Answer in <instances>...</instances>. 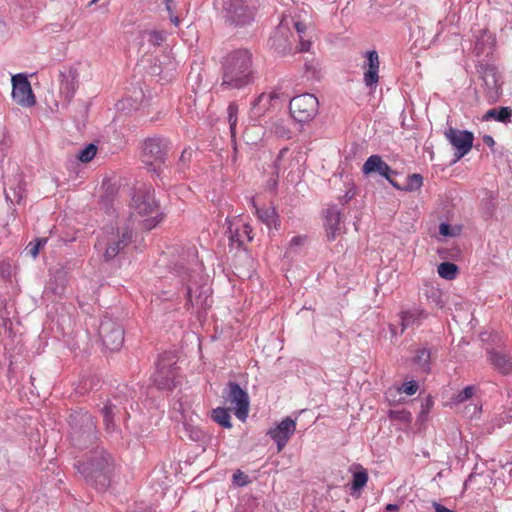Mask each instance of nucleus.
Returning a JSON list of instances; mask_svg holds the SVG:
<instances>
[{
  "instance_id": "obj_1",
  "label": "nucleus",
  "mask_w": 512,
  "mask_h": 512,
  "mask_svg": "<svg viewBox=\"0 0 512 512\" xmlns=\"http://www.w3.org/2000/svg\"><path fill=\"white\" fill-rule=\"evenodd\" d=\"M174 273L186 287V305L191 306L197 312L204 311L211 306V288L208 284V277L202 273L200 267L191 269L183 264H177Z\"/></svg>"
},
{
  "instance_id": "obj_2",
  "label": "nucleus",
  "mask_w": 512,
  "mask_h": 512,
  "mask_svg": "<svg viewBox=\"0 0 512 512\" xmlns=\"http://www.w3.org/2000/svg\"><path fill=\"white\" fill-rule=\"evenodd\" d=\"M84 479L97 490L104 491L110 484L114 463L104 450H96L76 466Z\"/></svg>"
},
{
  "instance_id": "obj_3",
  "label": "nucleus",
  "mask_w": 512,
  "mask_h": 512,
  "mask_svg": "<svg viewBox=\"0 0 512 512\" xmlns=\"http://www.w3.org/2000/svg\"><path fill=\"white\" fill-rule=\"evenodd\" d=\"M251 76V55L246 50L231 53L226 60L223 85L240 88L246 85Z\"/></svg>"
},
{
  "instance_id": "obj_4",
  "label": "nucleus",
  "mask_w": 512,
  "mask_h": 512,
  "mask_svg": "<svg viewBox=\"0 0 512 512\" xmlns=\"http://www.w3.org/2000/svg\"><path fill=\"white\" fill-rule=\"evenodd\" d=\"M131 208L136 215L142 218V225L146 230L155 228L164 217L155 194H133Z\"/></svg>"
},
{
  "instance_id": "obj_5",
  "label": "nucleus",
  "mask_w": 512,
  "mask_h": 512,
  "mask_svg": "<svg viewBox=\"0 0 512 512\" xmlns=\"http://www.w3.org/2000/svg\"><path fill=\"white\" fill-rule=\"evenodd\" d=\"M71 440L74 446L82 449L97 439L96 425L87 412H76L70 416Z\"/></svg>"
},
{
  "instance_id": "obj_6",
  "label": "nucleus",
  "mask_w": 512,
  "mask_h": 512,
  "mask_svg": "<svg viewBox=\"0 0 512 512\" xmlns=\"http://www.w3.org/2000/svg\"><path fill=\"white\" fill-rule=\"evenodd\" d=\"M132 233L129 230H124L121 233L119 230L115 231L113 227L102 233L98 239L95 247L99 250H104V257L106 260L114 258L131 240Z\"/></svg>"
},
{
  "instance_id": "obj_7",
  "label": "nucleus",
  "mask_w": 512,
  "mask_h": 512,
  "mask_svg": "<svg viewBox=\"0 0 512 512\" xmlns=\"http://www.w3.org/2000/svg\"><path fill=\"white\" fill-rule=\"evenodd\" d=\"M290 112L299 122L310 121L318 112V100L312 94L298 95L290 101Z\"/></svg>"
},
{
  "instance_id": "obj_8",
  "label": "nucleus",
  "mask_w": 512,
  "mask_h": 512,
  "mask_svg": "<svg viewBox=\"0 0 512 512\" xmlns=\"http://www.w3.org/2000/svg\"><path fill=\"white\" fill-rule=\"evenodd\" d=\"M12 84V99L13 101L23 107L30 108L35 105L36 97L33 93L31 84L25 74H16L11 78Z\"/></svg>"
},
{
  "instance_id": "obj_9",
  "label": "nucleus",
  "mask_w": 512,
  "mask_h": 512,
  "mask_svg": "<svg viewBox=\"0 0 512 512\" xmlns=\"http://www.w3.org/2000/svg\"><path fill=\"white\" fill-rule=\"evenodd\" d=\"M444 137L455 150L456 161L467 155L473 146L474 135L467 130H459L454 127H447Z\"/></svg>"
},
{
  "instance_id": "obj_10",
  "label": "nucleus",
  "mask_w": 512,
  "mask_h": 512,
  "mask_svg": "<svg viewBox=\"0 0 512 512\" xmlns=\"http://www.w3.org/2000/svg\"><path fill=\"white\" fill-rule=\"evenodd\" d=\"M99 335L103 345L111 350H119L124 343V330L122 326L111 318H104L99 326Z\"/></svg>"
},
{
  "instance_id": "obj_11",
  "label": "nucleus",
  "mask_w": 512,
  "mask_h": 512,
  "mask_svg": "<svg viewBox=\"0 0 512 512\" xmlns=\"http://www.w3.org/2000/svg\"><path fill=\"white\" fill-rule=\"evenodd\" d=\"M174 356L171 353L163 354L156 365L153 375L154 384L160 389H170L175 379Z\"/></svg>"
},
{
  "instance_id": "obj_12",
  "label": "nucleus",
  "mask_w": 512,
  "mask_h": 512,
  "mask_svg": "<svg viewBox=\"0 0 512 512\" xmlns=\"http://www.w3.org/2000/svg\"><path fill=\"white\" fill-rule=\"evenodd\" d=\"M364 61L361 65L363 70V83L371 91H374L380 80V58L376 50H367L363 53Z\"/></svg>"
},
{
  "instance_id": "obj_13",
  "label": "nucleus",
  "mask_w": 512,
  "mask_h": 512,
  "mask_svg": "<svg viewBox=\"0 0 512 512\" xmlns=\"http://www.w3.org/2000/svg\"><path fill=\"white\" fill-rule=\"evenodd\" d=\"M228 401L233 405L235 415L241 421H245L249 411V397L239 384L229 382L228 384Z\"/></svg>"
},
{
  "instance_id": "obj_14",
  "label": "nucleus",
  "mask_w": 512,
  "mask_h": 512,
  "mask_svg": "<svg viewBox=\"0 0 512 512\" xmlns=\"http://www.w3.org/2000/svg\"><path fill=\"white\" fill-rule=\"evenodd\" d=\"M142 153L143 162L146 164L149 171H161V167L165 162V157L158 140H146L143 144Z\"/></svg>"
},
{
  "instance_id": "obj_15",
  "label": "nucleus",
  "mask_w": 512,
  "mask_h": 512,
  "mask_svg": "<svg viewBox=\"0 0 512 512\" xmlns=\"http://www.w3.org/2000/svg\"><path fill=\"white\" fill-rule=\"evenodd\" d=\"M362 173L365 176L379 175L389 180L393 184L394 188L402 189L400 185L393 182L391 179V176L394 173L393 170L379 155H371L367 158L362 166Z\"/></svg>"
},
{
  "instance_id": "obj_16",
  "label": "nucleus",
  "mask_w": 512,
  "mask_h": 512,
  "mask_svg": "<svg viewBox=\"0 0 512 512\" xmlns=\"http://www.w3.org/2000/svg\"><path fill=\"white\" fill-rule=\"evenodd\" d=\"M296 430V421L290 417L283 419L276 427L268 431V435L275 441L278 452L288 443Z\"/></svg>"
},
{
  "instance_id": "obj_17",
  "label": "nucleus",
  "mask_w": 512,
  "mask_h": 512,
  "mask_svg": "<svg viewBox=\"0 0 512 512\" xmlns=\"http://www.w3.org/2000/svg\"><path fill=\"white\" fill-rule=\"evenodd\" d=\"M79 72L76 67H64L59 72V93L65 99H70L78 86Z\"/></svg>"
},
{
  "instance_id": "obj_18",
  "label": "nucleus",
  "mask_w": 512,
  "mask_h": 512,
  "mask_svg": "<svg viewBox=\"0 0 512 512\" xmlns=\"http://www.w3.org/2000/svg\"><path fill=\"white\" fill-rule=\"evenodd\" d=\"M222 7L226 16L236 23H245L251 13L242 0H223Z\"/></svg>"
},
{
  "instance_id": "obj_19",
  "label": "nucleus",
  "mask_w": 512,
  "mask_h": 512,
  "mask_svg": "<svg viewBox=\"0 0 512 512\" xmlns=\"http://www.w3.org/2000/svg\"><path fill=\"white\" fill-rule=\"evenodd\" d=\"M324 226L328 239L333 240L340 235L342 230L341 216L340 211L336 206H330L327 208Z\"/></svg>"
},
{
  "instance_id": "obj_20",
  "label": "nucleus",
  "mask_w": 512,
  "mask_h": 512,
  "mask_svg": "<svg viewBox=\"0 0 512 512\" xmlns=\"http://www.w3.org/2000/svg\"><path fill=\"white\" fill-rule=\"evenodd\" d=\"M429 314L420 308H413L410 310L402 311L400 314L401 319V333L409 327H418L424 320L428 318Z\"/></svg>"
},
{
  "instance_id": "obj_21",
  "label": "nucleus",
  "mask_w": 512,
  "mask_h": 512,
  "mask_svg": "<svg viewBox=\"0 0 512 512\" xmlns=\"http://www.w3.org/2000/svg\"><path fill=\"white\" fill-rule=\"evenodd\" d=\"M489 360L491 364L503 374H507L512 370V359L501 352H490Z\"/></svg>"
},
{
  "instance_id": "obj_22",
  "label": "nucleus",
  "mask_w": 512,
  "mask_h": 512,
  "mask_svg": "<svg viewBox=\"0 0 512 512\" xmlns=\"http://www.w3.org/2000/svg\"><path fill=\"white\" fill-rule=\"evenodd\" d=\"M431 352L427 348L418 349L413 362L418 366L422 372H429L430 370Z\"/></svg>"
},
{
  "instance_id": "obj_23",
  "label": "nucleus",
  "mask_w": 512,
  "mask_h": 512,
  "mask_svg": "<svg viewBox=\"0 0 512 512\" xmlns=\"http://www.w3.org/2000/svg\"><path fill=\"white\" fill-rule=\"evenodd\" d=\"M265 135V130L261 125L253 124L246 128L244 138L248 144H256Z\"/></svg>"
},
{
  "instance_id": "obj_24",
  "label": "nucleus",
  "mask_w": 512,
  "mask_h": 512,
  "mask_svg": "<svg viewBox=\"0 0 512 512\" xmlns=\"http://www.w3.org/2000/svg\"><path fill=\"white\" fill-rule=\"evenodd\" d=\"M257 214L259 219L268 227L274 226L276 229L278 228V216L274 208L257 209Z\"/></svg>"
},
{
  "instance_id": "obj_25",
  "label": "nucleus",
  "mask_w": 512,
  "mask_h": 512,
  "mask_svg": "<svg viewBox=\"0 0 512 512\" xmlns=\"http://www.w3.org/2000/svg\"><path fill=\"white\" fill-rule=\"evenodd\" d=\"M101 189L106 192L124 190L126 189V183L122 178L118 176H113L110 178H105L103 180Z\"/></svg>"
},
{
  "instance_id": "obj_26",
  "label": "nucleus",
  "mask_w": 512,
  "mask_h": 512,
  "mask_svg": "<svg viewBox=\"0 0 512 512\" xmlns=\"http://www.w3.org/2000/svg\"><path fill=\"white\" fill-rule=\"evenodd\" d=\"M424 295L430 303L434 304L438 308H442L445 304L442 298V292L437 287L426 286L424 290Z\"/></svg>"
},
{
  "instance_id": "obj_27",
  "label": "nucleus",
  "mask_w": 512,
  "mask_h": 512,
  "mask_svg": "<svg viewBox=\"0 0 512 512\" xmlns=\"http://www.w3.org/2000/svg\"><path fill=\"white\" fill-rule=\"evenodd\" d=\"M212 419L224 428H231V416L226 408L218 407L212 411Z\"/></svg>"
},
{
  "instance_id": "obj_28",
  "label": "nucleus",
  "mask_w": 512,
  "mask_h": 512,
  "mask_svg": "<svg viewBox=\"0 0 512 512\" xmlns=\"http://www.w3.org/2000/svg\"><path fill=\"white\" fill-rule=\"evenodd\" d=\"M437 272L440 277L452 280L457 276L458 267L454 263L443 262L438 265Z\"/></svg>"
},
{
  "instance_id": "obj_29",
  "label": "nucleus",
  "mask_w": 512,
  "mask_h": 512,
  "mask_svg": "<svg viewBox=\"0 0 512 512\" xmlns=\"http://www.w3.org/2000/svg\"><path fill=\"white\" fill-rule=\"evenodd\" d=\"M269 43L272 48L280 53H285L287 50V39L284 37V31L279 29L273 37L270 38Z\"/></svg>"
},
{
  "instance_id": "obj_30",
  "label": "nucleus",
  "mask_w": 512,
  "mask_h": 512,
  "mask_svg": "<svg viewBox=\"0 0 512 512\" xmlns=\"http://www.w3.org/2000/svg\"><path fill=\"white\" fill-rule=\"evenodd\" d=\"M269 131L277 137H288L289 130L284 119H276L270 123Z\"/></svg>"
},
{
  "instance_id": "obj_31",
  "label": "nucleus",
  "mask_w": 512,
  "mask_h": 512,
  "mask_svg": "<svg viewBox=\"0 0 512 512\" xmlns=\"http://www.w3.org/2000/svg\"><path fill=\"white\" fill-rule=\"evenodd\" d=\"M367 481H368L367 471L365 469L361 468L359 471H357L353 474L351 489L353 491H359L360 489H362L363 487L366 486Z\"/></svg>"
},
{
  "instance_id": "obj_32",
  "label": "nucleus",
  "mask_w": 512,
  "mask_h": 512,
  "mask_svg": "<svg viewBox=\"0 0 512 512\" xmlns=\"http://www.w3.org/2000/svg\"><path fill=\"white\" fill-rule=\"evenodd\" d=\"M164 34L159 31H144L141 33L142 41L148 42L152 45H159L164 41Z\"/></svg>"
},
{
  "instance_id": "obj_33",
  "label": "nucleus",
  "mask_w": 512,
  "mask_h": 512,
  "mask_svg": "<svg viewBox=\"0 0 512 512\" xmlns=\"http://www.w3.org/2000/svg\"><path fill=\"white\" fill-rule=\"evenodd\" d=\"M251 233V226L247 223H243L241 228L237 229L232 237L236 238L238 242L243 243L244 239H247V241H251L253 239Z\"/></svg>"
},
{
  "instance_id": "obj_34",
  "label": "nucleus",
  "mask_w": 512,
  "mask_h": 512,
  "mask_svg": "<svg viewBox=\"0 0 512 512\" xmlns=\"http://www.w3.org/2000/svg\"><path fill=\"white\" fill-rule=\"evenodd\" d=\"M423 178L420 174H412L407 177V182L404 186L405 190L417 191L422 188Z\"/></svg>"
},
{
  "instance_id": "obj_35",
  "label": "nucleus",
  "mask_w": 512,
  "mask_h": 512,
  "mask_svg": "<svg viewBox=\"0 0 512 512\" xmlns=\"http://www.w3.org/2000/svg\"><path fill=\"white\" fill-rule=\"evenodd\" d=\"M97 153V147L93 144H89L84 149L80 150L77 154V158L81 162H89L91 161Z\"/></svg>"
},
{
  "instance_id": "obj_36",
  "label": "nucleus",
  "mask_w": 512,
  "mask_h": 512,
  "mask_svg": "<svg viewBox=\"0 0 512 512\" xmlns=\"http://www.w3.org/2000/svg\"><path fill=\"white\" fill-rule=\"evenodd\" d=\"M475 393L474 386H467L452 398L454 404H460L470 399Z\"/></svg>"
},
{
  "instance_id": "obj_37",
  "label": "nucleus",
  "mask_w": 512,
  "mask_h": 512,
  "mask_svg": "<svg viewBox=\"0 0 512 512\" xmlns=\"http://www.w3.org/2000/svg\"><path fill=\"white\" fill-rule=\"evenodd\" d=\"M47 243V238H37L35 242H30L27 246L28 253L36 258L39 254V251L42 247Z\"/></svg>"
},
{
  "instance_id": "obj_38",
  "label": "nucleus",
  "mask_w": 512,
  "mask_h": 512,
  "mask_svg": "<svg viewBox=\"0 0 512 512\" xmlns=\"http://www.w3.org/2000/svg\"><path fill=\"white\" fill-rule=\"evenodd\" d=\"M114 408L115 407L112 404H106L103 408V419H104V423L106 425V429L108 431H110L114 428L113 419H112Z\"/></svg>"
},
{
  "instance_id": "obj_39",
  "label": "nucleus",
  "mask_w": 512,
  "mask_h": 512,
  "mask_svg": "<svg viewBox=\"0 0 512 512\" xmlns=\"http://www.w3.org/2000/svg\"><path fill=\"white\" fill-rule=\"evenodd\" d=\"M512 116V110L509 107H501L497 110L496 120L498 122L507 123L510 121Z\"/></svg>"
},
{
  "instance_id": "obj_40",
  "label": "nucleus",
  "mask_w": 512,
  "mask_h": 512,
  "mask_svg": "<svg viewBox=\"0 0 512 512\" xmlns=\"http://www.w3.org/2000/svg\"><path fill=\"white\" fill-rule=\"evenodd\" d=\"M418 390V384L415 381L405 382L399 389L398 392H403L407 395H413Z\"/></svg>"
},
{
  "instance_id": "obj_41",
  "label": "nucleus",
  "mask_w": 512,
  "mask_h": 512,
  "mask_svg": "<svg viewBox=\"0 0 512 512\" xmlns=\"http://www.w3.org/2000/svg\"><path fill=\"white\" fill-rule=\"evenodd\" d=\"M439 232L445 237H454L458 235V231L454 230L449 224L441 223L439 226Z\"/></svg>"
},
{
  "instance_id": "obj_42",
  "label": "nucleus",
  "mask_w": 512,
  "mask_h": 512,
  "mask_svg": "<svg viewBox=\"0 0 512 512\" xmlns=\"http://www.w3.org/2000/svg\"><path fill=\"white\" fill-rule=\"evenodd\" d=\"M306 238L304 236H295L291 239L289 243V251H295L297 247L302 246L305 242Z\"/></svg>"
},
{
  "instance_id": "obj_43",
  "label": "nucleus",
  "mask_w": 512,
  "mask_h": 512,
  "mask_svg": "<svg viewBox=\"0 0 512 512\" xmlns=\"http://www.w3.org/2000/svg\"><path fill=\"white\" fill-rule=\"evenodd\" d=\"M234 482L239 486H244L248 483V476L241 471H237L233 475Z\"/></svg>"
},
{
  "instance_id": "obj_44",
  "label": "nucleus",
  "mask_w": 512,
  "mask_h": 512,
  "mask_svg": "<svg viewBox=\"0 0 512 512\" xmlns=\"http://www.w3.org/2000/svg\"><path fill=\"white\" fill-rule=\"evenodd\" d=\"M271 99H272L271 94L260 95L259 98L257 99L256 103L253 106V110H256V106H258L260 104H263V106H265L266 104H268L270 102Z\"/></svg>"
},
{
  "instance_id": "obj_45",
  "label": "nucleus",
  "mask_w": 512,
  "mask_h": 512,
  "mask_svg": "<svg viewBox=\"0 0 512 512\" xmlns=\"http://www.w3.org/2000/svg\"><path fill=\"white\" fill-rule=\"evenodd\" d=\"M390 416L396 417V418L401 419V420H406V421H409L411 419V414L408 411H405V410L400 411V412L391 411L390 412Z\"/></svg>"
},
{
  "instance_id": "obj_46",
  "label": "nucleus",
  "mask_w": 512,
  "mask_h": 512,
  "mask_svg": "<svg viewBox=\"0 0 512 512\" xmlns=\"http://www.w3.org/2000/svg\"><path fill=\"white\" fill-rule=\"evenodd\" d=\"M190 438L193 441H200L203 438V432L199 429H191Z\"/></svg>"
},
{
  "instance_id": "obj_47",
  "label": "nucleus",
  "mask_w": 512,
  "mask_h": 512,
  "mask_svg": "<svg viewBox=\"0 0 512 512\" xmlns=\"http://www.w3.org/2000/svg\"><path fill=\"white\" fill-rule=\"evenodd\" d=\"M191 157H192V150L185 149L180 156V161L185 164L190 161Z\"/></svg>"
},
{
  "instance_id": "obj_48",
  "label": "nucleus",
  "mask_w": 512,
  "mask_h": 512,
  "mask_svg": "<svg viewBox=\"0 0 512 512\" xmlns=\"http://www.w3.org/2000/svg\"><path fill=\"white\" fill-rule=\"evenodd\" d=\"M233 113H234V107L230 106L229 107V121H230L231 130L234 129V126L236 123V119L233 118Z\"/></svg>"
},
{
  "instance_id": "obj_49",
  "label": "nucleus",
  "mask_w": 512,
  "mask_h": 512,
  "mask_svg": "<svg viewBox=\"0 0 512 512\" xmlns=\"http://www.w3.org/2000/svg\"><path fill=\"white\" fill-rule=\"evenodd\" d=\"M496 114H497V109H491V110H488L484 116V119L485 120H488V119H495L496 120Z\"/></svg>"
},
{
  "instance_id": "obj_50",
  "label": "nucleus",
  "mask_w": 512,
  "mask_h": 512,
  "mask_svg": "<svg viewBox=\"0 0 512 512\" xmlns=\"http://www.w3.org/2000/svg\"><path fill=\"white\" fill-rule=\"evenodd\" d=\"M512 421L511 416L505 415V417H501V419L497 422V426L501 427L503 423H509Z\"/></svg>"
},
{
  "instance_id": "obj_51",
  "label": "nucleus",
  "mask_w": 512,
  "mask_h": 512,
  "mask_svg": "<svg viewBox=\"0 0 512 512\" xmlns=\"http://www.w3.org/2000/svg\"><path fill=\"white\" fill-rule=\"evenodd\" d=\"M483 42L489 44V45H492L493 43V38H492V35L484 32L483 34Z\"/></svg>"
},
{
  "instance_id": "obj_52",
  "label": "nucleus",
  "mask_w": 512,
  "mask_h": 512,
  "mask_svg": "<svg viewBox=\"0 0 512 512\" xmlns=\"http://www.w3.org/2000/svg\"><path fill=\"white\" fill-rule=\"evenodd\" d=\"M481 412V407H478L477 405H474L473 406V413L470 414V417L473 418V417H476L480 414Z\"/></svg>"
},
{
  "instance_id": "obj_53",
  "label": "nucleus",
  "mask_w": 512,
  "mask_h": 512,
  "mask_svg": "<svg viewBox=\"0 0 512 512\" xmlns=\"http://www.w3.org/2000/svg\"><path fill=\"white\" fill-rule=\"evenodd\" d=\"M386 510L387 511H396V510H398V506L396 504H388L386 506Z\"/></svg>"
},
{
  "instance_id": "obj_54",
  "label": "nucleus",
  "mask_w": 512,
  "mask_h": 512,
  "mask_svg": "<svg viewBox=\"0 0 512 512\" xmlns=\"http://www.w3.org/2000/svg\"><path fill=\"white\" fill-rule=\"evenodd\" d=\"M295 27H296V29H297V31L299 33H302L304 31V28H305L304 25H302L300 23H296Z\"/></svg>"
},
{
  "instance_id": "obj_55",
  "label": "nucleus",
  "mask_w": 512,
  "mask_h": 512,
  "mask_svg": "<svg viewBox=\"0 0 512 512\" xmlns=\"http://www.w3.org/2000/svg\"><path fill=\"white\" fill-rule=\"evenodd\" d=\"M485 142L490 145L494 143L493 138L490 136L485 137Z\"/></svg>"
},
{
  "instance_id": "obj_56",
  "label": "nucleus",
  "mask_w": 512,
  "mask_h": 512,
  "mask_svg": "<svg viewBox=\"0 0 512 512\" xmlns=\"http://www.w3.org/2000/svg\"><path fill=\"white\" fill-rule=\"evenodd\" d=\"M390 331H391V334H392L393 336H396V335H397V332H396V329H395V327H394V326H390Z\"/></svg>"
},
{
  "instance_id": "obj_57",
  "label": "nucleus",
  "mask_w": 512,
  "mask_h": 512,
  "mask_svg": "<svg viewBox=\"0 0 512 512\" xmlns=\"http://www.w3.org/2000/svg\"><path fill=\"white\" fill-rule=\"evenodd\" d=\"M4 31V23L2 21H0V35L3 33Z\"/></svg>"
},
{
  "instance_id": "obj_58",
  "label": "nucleus",
  "mask_w": 512,
  "mask_h": 512,
  "mask_svg": "<svg viewBox=\"0 0 512 512\" xmlns=\"http://www.w3.org/2000/svg\"><path fill=\"white\" fill-rule=\"evenodd\" d=\"M172 22L175 24V25H178L179 24V20L177 17H174V18H171Z\"/></svg>"
},
{
  "instance_id": "obj_59",
  "label": "nucleus",
  "mask_w": 512,
  "mask_h": 512,
  "mask_svg": "<svg viewBox=\"0 0 512 512\" xmlns=\"http://www.w3.org/2000/svg\"><path fill=\"white\" fill-rule=\"evenodd\" d=\"M477 46H479V43H477ZM477 49L479 50V52H482L484 50V47L480 46V47H477Z\"/></svg>"
},
{
  "instance_id": "obj_60",
  "label": "nucleus",
  "mask_w": 512,
  "mask_h": 512,
  "mask_svg": "<svg viewBox=\"0 0 512 512\" xmlns=\"http://www.w3.org/2000/svg\"><path fill=\"white\" fill-rule=\"evenodd\" d=\"M6 201L10 200L9 194H5Z\"/></svg>"
},
{
  "instance_id": "obj_61",
  "label": "nucleus",
  "mask_w": 512,
  "mask_h": 512,
  "mask_svg": "<svg viewBox=\"0 0 512 512\" xmlns=\"http://www.w3.org/2000/svg\"><path fill=\"white\" fill-rule=\"evenodd\" d=\"M98 1H99V0H92V1H91V4H94V3L98 2Z\"/></svg>"
},
{
  "instance_id": "obj_62",
  "label": "nucleus",
  "mask_w": 512,
  "mask_h": 512,
  "mask_svg": "<svg viewBox=\"0 0 512 512\" xmlns=\"http://www.w3.org/2000/svg\"><path fill=\"white\" fill-rule=\"evenodd\" d=\"M0 318H1V319H4V315H1V314H0Z\"/></svg>"
}]
</instances>
